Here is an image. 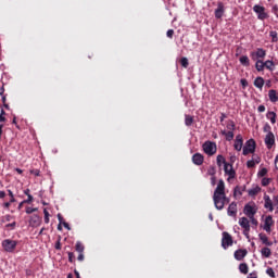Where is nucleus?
Returning a JSON list of instances; mask_svg holds the SVG:
<instances>
[{"instance_id": "f257e3e1", "label": "nucleus", "mask_w": 278, "mask_h": 278, "mask_svg": "<svg viewBox=\"0 0 278 278\" xmlns=\"http://www.w3.org/2000/svg\"><path fill=\"white\" fill-rule=\"evenodd\" d=\"M226 187L224 180H218L216 189L213 193L214 206L217 211H222L225 207L226 200Z\"/></svg>"}, {"instance_id": "f03ea898", "label": "nucleus", "mask_w": 278, "mask_h": 278, "mask_svg": "<svg viewBox=\"0 0 278 278\" xmlns=\"http://www.w3.org/2000/svg\"><path fill=\"white\" fill-rule=\"evenodd\" d=\"M202 149L203 152L208 155V156H213L216 154L217 152V146L215 142L211 141V140H206L204 141V143L202 144Z\"/></svg>"}, {"instance_id": "7ed1b4c3", "label": "nucleus", "mask_w": 278, "mask_h": 278, "mask_svg": "<svg viewBox=\"0 0 278 278\" xmlns=\"http://www.w3.org/2000/svg\"><path fill=\"white\" fill-rule=\"evenodd\" d=\"M256 150V141L253 138H250L249 140L245 141V144L242 148V154L244 156L249 154L255 153Z\"/></svg>"}, {"instance_id": "20e7f679", "label": "nucleus", "mask_w": 278, "mask_h": 278, "mask_svg": "<svg viewBox=\"0 0 278 278\" xmlns=\"http://www.w3.org/2000/svg\"><path fill=\"white\" fill-rule=\"evenodd\" d=\"M238 224L243 229V236L249 239L251 231L250 219L248 217H240Z\"/></svg>"}, {"instance_id": "39448f33", "label": "nucleus", "mask_w": 278, "mask_h": 278, "mask_svg": "<svg viewBox=\"0 0 278 278\" xmlns=\"http://www.w3.org/2000/svg\"><path fill=\"white\" fill-rule=\"evenodd\" d=\"M2 247L4 252L14 253L17 247V241H14L13 239H4V241H2Z\"/></svg>"}, {"instance_id": "423d86ee", "label": "nucleus", "mask_w": 278, "mask_h": 278, "mask_svg": "<svg viewBox=\"0 0 278 278\" xmlns=\"http://www.w3.org/2000/svg\"><path fill=\"white\" fill-rule=\"evenodd\" d=\"M253 12L257 14V18L260 21H265L268 18V14L265 11V7L260 5V4H255L253 7Z\"/></svg>"}, {"instance_id": "0eeeda50", "label": "nucleus", "mask_w": 278, "mask_h": 278, "mask_svg": "<svg viewBox=\"0 0 278 278\" xmlns=\"http://www.w3.org/2000/svg\"><path fill=\"white\" fill-rule=\"evenodd\" d=\"M264 143L268 150H271L276 144V137L273 131H268L264 138Z\"/></svg>"}, {"instance_id": "6e6552de", "label": "nucleus", "mask_w": 278, "mask_h": 278, "mask_svg": "<svg viewBox=\"0 0 278 278\" xmlns=\"http://www.w3.org/2000/svg\"><path fill=\"white\" fill-rule=\"evenodd\" d=\"M222 236V248L224 250H227L229 247L233 244V239L229 232H223Z\"/></svg>"}, {"instance_id": "1a4fd4ad", "label": "nucleus", "mask_w": 278, "mask_h": 278, "mask_svg": "<svg viewBox=\"0 0 278 278\" xmlns=\"http://www.w3.org/2000/svg\"><path fill=\"white\" fill-rule=\"evenodd\" d=\"M257 213V208L255 204H245L243 208V214L248 218H252V216H255Z\"/></svg>"}, {"instance_id": "9d476101", "label": "nucleus", "mask_w": 278, "mask_h": 278, "mask_svg": "<svg viewBox=\"0 0 278 278\" xmlns=\"http://www.w3.org/2000/svg\"><path fill=\"white\" fill-rule=\"evenodd\" d=\"M275 225V222L273 219L271 215H267V217H265L264 219V226L263 229L267 232L270 233L271 231V227Z\"/></svg>"}, {"instance_id": "9b49d317", "label": "nucleus", "mask_w": 278, "mask_h": 278, "mask_svg": "<svg viewBox=\"0 0 278 278\" xmlns=\"http://www.w3.org/2000/svg\"><path fill=\"white\" fill-rule=\"evenodd\" d=\"M263 200H264V208L268 210L269 212H274L275 204H274L270 195H267V193H264Z\"/></svg>"}, {"instance_id": "f8f14e48", "label": "nucleus", "mask_w": 278, "mask_h": 278, "mask_svg": "<svg viewBox=\"0 0 278 278\" xmlns=\"http://www.w3.org/2000/svg\"><path fill=\"white\" fill-rule=\"evenodd\" d=\"M42 224L41 217L39 215H30V219H28V225L33 228H37Z\"/></svg>"}, {"instance_id": "ddd939ff", "label": "nucleus", "mask_w": 278, "mask_h": 278, "mask_svg": "<svg viewBox=\"0 0 278 278\" xmlns=\"http://www.w3.org/2000/svg\"><path fill=\"white\" fill-rule=\"evenodd\" d=\"M224 173L229 177V179L236 178V172L233 170V166L230 163H225Z\"/></svg>"}, {"instance_id": "4468645a", "label": "nucleus", "mask_w": 278, "mask_h": 278, "mask_svg": "<svg viewBox=\"0 0 278 278\" xmlns=\"http://www.w3.org/2000/svg\"><path fill=\"white\" fill-rule=\"evenodd\" d=\"M233 149L240 152L243 149V137L241 134H238L235 138Z\"/></svg>"}, {"instance_id": "2eb2a0df", "label": "nucleus", "mask_w": 278, "mask_h": 278, "mask_svg": "<svg viewBox=\"0 0 278 278\" xmlns=\"http://www.w3.org/2000/svg\"><path fill=\"white\" fill-rule=\"evenodd\" d=\"M247 255H248V250L239 249L233 252V257L238 262L243 261L247 257Z\"/></svg>"}, {"instance_id": "dca6fc26", "label": "nucleus", "mask_w": 278, "mask_h": 278, "mask_svg": "<svg viewBox=\"0 0 278 278\" xmlns=\"http://www.w3.org/2000/svg\"><path fill=\"white\" fill-rule=\"evenodd\" d=\"M224 13H225V5H224V3L223 2H218L217 3V8L215 9V12H214L215 18H217V20L223 18Z\"/></svg>"}, {"instance_id": "f3484780", "label": "nucleus", "mask_w": 278, "mask_h": 278, "mask_svg": "<svg viewBox=\"0 0 278 278\" xmlns=\"http://www.w3.org/2000/svg\"><path fill=\"white\" fill-rule=\"evenodd\" d=\"M192 163L197 166H201L204 163V155L200 152H197L192 155Z\"/></svg>"}, {"instance_id": "a211bd4d", "label": "nucleus", "mask_w": 278, "mask_h": 278, "mask_svg": "<svg viewBox=\"0 0 278 278\" xmlns=\"http://www.w3.org/2000/svg\"><path fill=\"white\" fill-rule=\"evenodd\" d=\"M238 214L237 202H231L227 208V215L230 217H236Z\"/></svg>"}, {"instance_id": "6ab92c4d", "label": "nucleus", "mask_w": 278, "mask_h": 278, "mask_svg": "<svg viewBox=\"0 0 278 278\" xmlns=\"http://www.w3.org/2000/svg\"><path fill=\"white\" fill-rule=\"evenodd\" d=\"M253 85L255 88L262 90L264 85H265V79L262 76H257L254 81Z\"/></svg>"}, {"instance_id": "aec40b11", "label": "nucleus", "mask_w": 278, "mask_h": 278, "mask_svg": "<svg viewBox=\"0 0 278 278\" xmlns=\"http://www.w3.org/2000/svg\"><path fill=\"white\" fill-rule=\"evenodd\" d=\"M220 135L225 136L226 141H232L235 138V132L232 130L227 131L226 129H222Z\"/></svg>"}, {"instance_id": "412c9836", "label": "nucleus", "mask_w": 278, "mask_h": 278, "mask_svg": "<svg viewBox=\"0 0 278 278\" xmlns=\"http://www.w3.org/2000/svg\"><path fill=\"white\" fill-rule=\"evenodd\" d=\"M268 98L271 103H276L278 101V92L276 89L268 90Z\"/></svg>"}, {"instance_id": "4be33fe9", "label": "nucleus", "mask_w": 278, "mask_h": 278, "mask_svg": "<svg viewBox=\"0 0 278 278\" xmlns=\"http://www.w3.org/2000/svg\"><path fill=\"white\" fill-rule=\"evenodd\" d=\"M266 118L270 121L273 125L277 123V113L275 111H268L266 113Z\"/></svg>"}, {"instance_id": "5701e85b", "label": "nucleus", "mask_w": 278, "mask_h": 278, "mask_svg": "<svg viewBox=\"0 0 278 278\" xmlns=\"http://www.w3.org/2000/svg\"><path fill=\"white\" fill-rule=\"evenodd\" d=\"M258 238H260V240L262 241L263 244H265V245H267V247H271V245H273V242L269 241L267 235H264L263 232H261V233L258 235Z\"/></svg>"}, {"instance_id": "b1692460", "label": "nucleus", "mask_w": 278, "mask_h": 278, "mask_svg": "<svg viewBox=\"0 0 278 278\" xmlns=\"http://www.w3.org/2000/svg\"><path fill=\"white\" fill-rule=\"evenodd\" d=\"M254 54L257 59H264L266 56V50L263 48H257L255 52H252V55Z\"/></svg>"}, {"instance_id": "393cba45", "label": "nucleus", "mask_w": 278, "mask_h": 278, "mask_svg": "<svg viewBox=\"0 0 278 278\" xmlns=\"http://www.w3.org/2000/svg\"><path fill=\"white\" fill-rule=\"evenodd\" d=\"M275 62L273 61V60H266L265 62H264V67L266 68V70H268L269 72H274L275 71Z\"/></svg>"}, {"instance_id": "a878e982", "label": "nucleus", "mask_w": 278, "mask_h": 278, "mask_svg": "<svg viewBox=\"0 0 278 278\" xmlns=\"http://www.w3.org/2000/svg\"><path fill=\"white\" fill-rule=\"evenodd\" d=\"M238 269L242 275H248L249 274L248 263H240Z\"/></svg>"}, {"instance_id": "bb28decb", "label": "nucleus", "mask_w": 278, "mask_h": 278, "mask_svg": "<svg viewBox=\"0 0 278 278\" xmlns=\"http://www.w3.org/2000/svg\"><path fill=\"white\" fill-rule=\"evenodd\" d=\"M194 123V117L190 114H185V125L191 127Z\"/></svg>"}, {"instance_id": "cd10ccee", "label": "nucleus", "mask_w": 278, "mask_h": 278, "mask_svg": "<svg viewBox=\"0 0 278 278\" xmlns=\"http://www.w3.org/2000/svg\"><path fill=\"white\" fill-rule=\"evenodd\" d=\"M227 163H228V162L226 161V159H225V156H224L223 154H218V155L216 156V164H217L218 167H222L223 164H224V166H225Z\"/></svg>"}, {"instance_id": "c85d7f7f", "label": "nucleus", "mask_w": 278, "mask_h": 278, "mask_svg": "<svg viewBox=\"0 0 278 278\" xmlns=\"http://www.w3.org/2000/svg\"><path fill=\"white\" fill-rule=\"evenodd\" d=\"M239 62L242 66L249 67L250 66V59L248 55H241L239 58Z\"/></svg>"}, {"instance_id": "c756f323", "label": "nucleus", "mask_w": 278, "mask_h": 278, "mask_svg": "<svg viewBox=\"0 0 278 278\" xmlns=\"http://www.w3.org/2000/svg\"><path fill=\"white\" fill-rule=\"evenodd\" d=\"M255 70H256L257 72H264V70H265V64H264V61H263V60H257V61L255 62Z\"/></svg>"}, {"instance_id": "7c9ffc66", "label": "nucleus", "mask_w": 278, "mask_h": 278, "mask_svg": "<svg viewBox=\"0 0 278 278\" xmlns=\"http://www.w3.org/2000/svg\"><path fill=\"white\" fill-rule=\"evenodd\" d=\"M261 255L266 257V258H269L271 256L270 248H262Z\"/></svg>"}, {"instance_id": "2f4dec72", "label": "nucleus", "mask_w": 278, "mask_h": 278, "mask_svg": "<svg viewBox=\"0 0 278 278\" xmlns=\"http://www.w3.org/2000/svg\"><path fill=\"white\" fill-rule=\"evenodd\" d=\"M261 187H253V189H249L248 194L250 197H256L261 192Z\"/></svg>"}, {"instance_id": "473e14b6", "label": "nucleus", "mask_w": 278, "mask_h": 278, "mask_svg": "<svg viewBox=\"0 0 278 278\" xmlns=\"http://www.w3.org/2000/svg\"><path fill=\"white\" fill-rule=\"evenodd\" d=\"M226 128L228 131H235L236 130V123L232 119H228L226 123Z\"/></svg>"}, {"instance_id": "72a5a7b5", "label": "nucleus", "mask_w": 278, "mask_h": 278, "mask_svg": "<svg viewBox=\"0 0 278 278\" xmlns=\"http://www.w3.org/2000/svg\"><path fill=\"white\" fill-rule=\"evenodd\" d=\"M179 63L181 67L188 68L189 67V60L186 56L180 58Z\"/></svg>"}, {"instance_id": "f704fd0d", "label": "nucleus", "mask_w": 278, "mask_h": 278, "mask_svg": "<svg viewBox=\"0 0 278 278\" xmlns=\"http://www.w3.org/2000/svg\"><path fill=\"white\" fill-rule=\"evenodd\" d=\"M85 245H83L81 241H76V252L84 253Z\"/></svg>"}, {"instance_id": "c9c22d12", "label": "nucleus", "mask_w": 278, "mask_h": 278, "mask_svg": "<svg viewBox=\"0 0 278 278\" xmlns=\"http://www.w3.org/2000/svg\"><path fill=\"white\" fill-rule=\"evenodd\" d=\"M269 36L271 37V42H278V33L276 30H270Z\"/></svg>"}, {"instance_id": "e433bc0d", "label": "nucleus", "mask_w": 278, "mask_h": 278, "mask_svg": "<svg viewBox=\"0 0 278 278\" xmlns=\"http://www.w3.org/2000/svg\"><path fill=\"white\" fill-rule=\"evenodd\" d=\"M43 223L49 224L50 223V213L47 211V208H43Z\"/></svg>"}, {"instance_id": "4c0bfd02", "label": "nucleus", "mask_w": 278, "mask_h": 278, "mask_svg": "<svg viewBox=\"0 0 278 278\" xmlns=\"http://www.w3.org/2000/svg\"><path fill=\"white\" fill-rule=\"evenodd\" d=\"M249 219H250V223L252 225V228L256 229L258 227V220L255 219V215L252 216V217H249Z\"/></svg>"}, {"instance_id": "58836bf2", "label": "nucleus", "mask_w": 278, "mask_h": 278, "mask_svg": "<svg viewBox=\"0 0 278 278\" xmlns=\"http://www.w3.org/2000/svg\"><path fill=\"white\" fill-rule=\"evenodd\" d=\"M267 173H268V169L266 167H262V169L257 172V177H265Z\"/></svg>"}, {"instance_id": "ea45409f", "label": "nucleus", "mask_w": 278, "mask_h": 278, "mask_svg": "<svg viewBox=\"0 0 278 278\" xmlns=\"http://www.w3.org/2000/svg\"><path fill=\"white\" fill-rule=\"evenodd\" d=\"M266 275H268L270 278H276V273L273 267H267Z\"/></svg>"}, {"instance_id": "a19ab883", "label": "nucleus", "mask_w": 278, "mask_h": 278, "mask_svg": "<svg viewBox=\"0 0 278 278\" xmlns=\"http://www.w3.org/2000/svg\"><path fill=\"white\" fill-rule=\"evenodd\" d=\"M207 175L211 177H214L216 175V167L215 166H210L207 169Z\"/></svg>"}, {"instance_id": "79ce46f5", "label": "nucleus", "mask_w": 278, "mask_h": 278, "mask_svg": "<svg viewBox=\"0 0 278 278\" xmlns=\"http://www.w3.org/2000/svg\"><path fill=\"white\" fill-rule=\"evenodd\" d=\"M270 182H271V178H262L261 185L263 187H267L270 185Z\"/></svg>"}, {"instance_id": "37998d69", "label": "nucleus", "mask_w": 278, "mask_h": 278, "mask_svg": "<svg viewBox=\"0 0 278 278\" xmlns=\"http://www.w3.org/2000/svg\"><path fill=\"white\" fill-rule=\"evenodd\" d=\"M67 257H68V261L70 263H75V254L74 252H67Z\"/></svg>"}, {"instance_id": "c03bdc74", "label": "nucleus", "mask_w": 278, "mask_h": 278, "mask_svg": "<svg viewBox=\"0 0 278 278\" xmlns=\"http://www.w3.org/2000/svg\"><path fill=\"white\" fill-rule=\"evenodd\" d=\"M255 161L254 160H248L247 161V167L248 168H254L255 167Z\"/></svg>"}, {"instance_id": "a18cd8bd", "label": "nucleus", "mask_w": 278, "mask_h": 278, "mask_svg": "<svg viewBox=\"0 0 278 278\" xmlns=\"http://www.w3.org/2000/svg\"><path fill=\"white\" fill-rule=\"evenodd\" d=\"M54 249H56V251L62 250L61 237H59V240L54 243Z\"/></svg>"}, {"instance_id": "49530a36", "label": "nucleus", "mask_w": 278, "mask_h": 278, "mask_svg": "<svg viewBox=\"0 0 278 278\" xmlns=\"http://www.w3.org/2000/svg\"><path fill=\"white\" fill-rule=\"evenodd\" d=\"M174 35H175L174 29H167V31H166V37L167 38L173 39Z\"/></svg>"}, {"instance_id": "de8ad7c7", "label": "nucleus", "mask_w": 278, "mask_h": 278, "mask_svg": "<svg viewBox=\"0 0 278 278\" xmlns=\"http://www.w3.org/2000/svg\"><path fill=\"white\" fill-rule=\"evenodd\" d=\"M38 212V208H31V206H26V214H33Z\"/></svg>"}, {"instance_id": "09e8293b", "label": "nucleus", "mask_w": 278, "mask_h": 278, "mask_svg": "<svg viewBox=\"0 0 278 278\" xmlns=\"http://www.w3.org/2000/svg\"><path fill=\"white\" fill-rule=\"evenodd\" d=\"M4 115H5V111H4V109H2L1 114H0V123H4L7 121Z\"/></svg>"}, {"instance_id": "8fccbe9b", "label": "nucleus", "mask_w": 278, "mask_h": 278, "mask_svg": "<svg viewBox=\"0 0 278 278\" xmlns=\"http://www.w3.org/2000/svg\"><path fill=\"white\" fill-rule=\"evenodd\" d=\"M7 192H9V197H11V200H9V201H11V203H15L16 200H15V198H14L13 191H11V189H9V191H7Z\"/></svg>"}, {"instance_id": "3c124183", "label": "nucleus", "mask_w": 278, "mask_h": 278, "mask_svg": "<svg viewBox=\"0 0 278 278\" xmlns=\"http://www.w3.org/2000/svg\"><path fill=\"white\" fill-rule=\"evenodd\" d=\"M240 84H241L242 88H247L249 86V81L245 78H241Z\"/></svg>"}, {"instance_id": "603ef678", "label": "nucleus", "mask_w": 278, "mask_h": 278, "mask_svg": "<svg viewBox=\"0 0 278 278\" xmlns=\"http://www.w3.org/2000/svg\"><path fill=\"white\" fill-rule=\"evenodd\" d=\"M263 131L267 134L271 132V126L269 124H265Z\"/></svg>"}, {"instance_id": "864d4df0", "label": "nucleus", "mask_w": 278, "mask_h": 278, "mask_svg": "<svg viewBox=\"0 0 278 278\" xmlns=\"http://www.w3.org/2000/svg\"><path fill=\"white\" fill-rule=\"evenodd\" d=\"M30 175H34L35 177L40 176V169H30Z\"/></svg>"}, {"instance_id": "5fc2aeb1", "label": "nucleus", "mask_w": 278, "mask_h": 278, "mask_svg": "<svg viewBox=\"0 0 278 278\" xmlns=\"http://www.w3.org/2000/svg\"><path fill=\"white\" fill-rule=\"evenodd\" d=\"M266 111V106L264 105V104H260L258 106H257V112L258 113H264Z\"/></svg>"}, {"instance_id": "6e6d98bb", "label": "nucleus", "mask_w": 278, "mask_h": 278, "mask_svg": "<svg viewBox=\"0 0 278 278\" xmlns=\"http://www.w3.org/2000/svg\"><path fill=\"white\" fill-rule=\"evenodd\" d=\"M4 91H5V89H4V87H2V88H1V91H0V96H3V97H2V102L5 104V102H7V97L4 96Z\"/></svg>"}, {"instance_id": "4d7b16f0", "label": "nucleus", "mask_w": 278, "mask_h": 278, "mask_svg": "<svg viewBox=\"0 0 278 278\" xmlns=\"http://www.w3.org/2000/svg\"><path fill=\"white\" fill-rule=\"evenodd\" d=\"M247 278H258L257 271H251V274H248Z\"/></svg>"}, {"instance_id": "13d9d810", "label": "nucleus", "mask_w": 278, "mask_h": 278, "mask_svg": "<svg viewBox=\"0 0 278 278\" xmlns=\"http://www.w3.org/2000/svg\"><path fill=\"white\" fill-rule=\"evenodd\" d=\"M33 201H34L33 195H28V199L27 200H23V203L30 204V203H33Z\"/></svg>"}, {"instance_id": "bf43d9fd", "label": "nucleus", "mask_w": 278, "mask_h": 278, "mask_svg": "<svg viewBox=\"0 0 278 278\" xmlns=\"http://www.w3.org/2000/svg\"><path fill=\"white\" fill-rule=\"evenodd\" d=\"M227 118V114L226 113H220V116H219V122L220 123H224V121Z\"/></svg>"}, {"instance_id": "052dcab7", "label": "nucleus", "mask_w": 278, "mask_h": 278, "mask_svg": "<svg viewBox=\"0 0 278 278\" xmlns=\"http://www.w3.org/2000/svg\"><path fill=\"white\" fill-rule=\"evenodd\" d=\"M84 260H85L84 252H80L78 254V262H84Z\"/></svg>"}, {"instance_id": "680f3d73", "label": "nucleus", "mask_w": 278, "mask_h": 278, "mask_svg": "<svg viewBox=\"0 0 278 278\" xmlns=\"http://www.w3.org/2000/svg\"><path fill=\"white\" fill-rule=\"evenodd\" d=\"M16 227V222H13L12 224H7V228L14 229Z\"/></svg>"}, {"instance_id": "e2e57ef3", "label": "nucleus", "mask_w": 278, "mask_h": 278, "mask_svg": "<svg viewBox=\"0 0 278 278\" xmlns=\"http://www.w3.org/2000/svg\"><path fill=\"white\" fill-rule=\"evenodd\" d=\"M273 203H274V206H277L278 205V195H275L273 198Z\"/></svg>"}, {"instance_id": "0e129e2a", "label": "nucleus", "mask_w": 278, "mask_h": 278, "mask_svg": "<svg viewBox=\"0 0 278 278\" xmlns=\"http://www.w3.org/2000/svg\"><path fill=\"white\" fill-rule=\"evenodd\" d=\"M11 204H12V202H11V201H9V202H4L3 206H4V208L9 210V208H10V206H11Z\"/></svg>"}, {"instance_id": "69168bd1", "label": "nucleus", "mask_w": 278, "mask_h": 278, "mask_svg": "<svg viewBox=\"0 0 278 278\" xmlns=\"http://www.w3.org/2000/svg\"><path fill=\"white\" fill-rule=\"evenodd\" d=\"M56 218H59L60 224H62L64 220V217L61 215V213H59V215H56Z\"/></svg>"}, {"instance_id": "338daca9", "label": "nucleus", "mask_w": 278, "mask_h": 278, "mask_svg": "<svg viewBox=\"0 0 278 278\" xmlns=\"http://www.w3.org/2000/svg\"><path fill=\"white\" fill-rule=\"evenodd\" d=\"M275 167L278 169V154L275 156Z\"/></svg>"}, {"instance_id": "774afa93", "label": "nucleus", "mask_w": 278, "mask_h": 278, "mask_svg": "<svg viewBox=\"0 0 278 278\" xmlns=\"http://www.w3.org/2000/svg\"><path fill=\"white\" fill-rule=\"evenodd\" d=\"M7 195L5 191H0V199H4Z\"/></svg>"}]
</instances>
